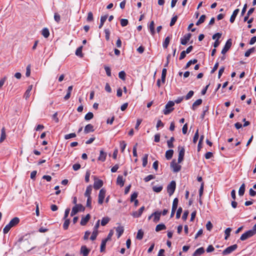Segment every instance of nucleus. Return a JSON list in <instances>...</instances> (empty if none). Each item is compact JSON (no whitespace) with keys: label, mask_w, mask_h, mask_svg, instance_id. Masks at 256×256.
Listing matches in <instances>:
<instances>
[{"label":"nucleus","mask_w":256,"mask_h":256,"mask_svg":"<svg viewBox=\"0 0 256 256\" xmlns=\"http://www.w3.org/2000/svg\"><path fill=\"white\" fill-rule=\"evenodd\" d=\"M256 234V228L254 226L252 230H248L240 236V240H245L246 239Z\"/></svg>","instance_id":"obj_1"},{"label":"nucleus","mask_w":256,"mask_h":256,"mask_svg":"<svg viewBox=\"0 0 256 256\" xmlns=\"http://www.w3.org/2000/svg\"><path fill=\"white\" fill-rule=\"evenodd\" d=\"M174 104V102L172 101H169L165 106V109L164 110L163 112L165 115H167L170 113L173 110L172 108Z\"/></svg>","instance_id":"obj_2"},{"label":"nucleus","mask_w":256,"mask_h":256,"mask_svg":"<svg viewBox=\"0 0 256 256\" xmlns=\"http://www.w3.org/2000/svg\"><path fill=\"white\" fill-rule=\"evenodd\" d=\"M176 188V183L175 181H172L167 186V192L169 195L172 196Z\"/></svg>","instance_id":"obj_3"},{"label":"nucleus","mask_w":256,"mask_h":256,"mask_svg":"<svg viewBox=\"0 0 256 256\" xmlns=\"http://www.w3.org/2000/svg\"><path fill=\"white\" fill-rule=\"evenodd\" d=\"M170 167L174 172H178L181 170V166L176 162L175 160H173L170 162Z\"/></svg>","instance_id":"obj_4"},{"label":"nucleus","mask_w":256,"mask_h":256,"mask_svg":"<svg viewBox=\"0 0 256 256\" xmlns=\"http://www.w3.org/2000/svg\"><path fill=\"white\" fill-rule=\"evenodd\" d=\"M238 248V246L236 244L230 246L227 248H226L223 252V255H227L228 254L234 251Z\"/></svg>","instance_id":"obj_5"},{"label":"nucleus","mask_w":256,"mask_h":256,"mask_svg":"<svg viewBox=\"0 0 256 256\" xmlns=\"http://www.w3.org/2000/svg\"><path fill=\"white\" fill-rule=\"evenodd\" d=\"M106 190L104 188H102L99 192L98 198V203L102 204L104 202V198L106 196Z\"/></svg>","instance_id":"obj_6"},{"label":"nucleus","mask_w":256,"mask_h":256,"mask_svg":"<svg viewBox=\"0 0 256 256\" xmlns=\"http://www.w3.org/2000/svg\"><path fill=\"white\" fill-rule=\"evenodd\" d=\"M232 45V40L230 38L226 42L225 45L222 50V54H224L230 48Z\"/></svg>","instance_id":"obj_7"},{"label":"nucleus","mask_w":256,"mask_h":256,"mask_svg":"<svg viewBox=\"0 0 256 256\" xmlns=\"http://www.w3.org/2000/svg\"><path fill=\"white\" fill-rule=\"evenodd\" d=\"M178 148L179 152L178 161V163H180L184 160L185 150L184 147L178 146Z\"/></svg>","instance_id":"obj_8"},{"label":"nucleus","mask_w":256,"mask_h":256,"mask_svg":"<svg viewBox=\"0 0 256 256\" xmlns=\"http://www.w3.org/2000/svg\"><path fill=\"white\" fill-rule=\"evenodd\" d=\"M192 36V34L188 33L186 34L182 38H180V44L182 45H186L190 40Z\"/></svg>","instance_id":"obj_9"},{"label":"nucleus","mask_w":256,"mask_h":256,"mask_svg":"<svg viewBox=\"0 0 256 256\" xmlns=\"http://www.w3.org/2000/svg\"><path fill=\"white\" fill-rule=\"evenodd\" d=\"M144 210V206H142L138 211L133 212L131 215L135 218H139L142 216Z\"/></svg>","instance_id":"obj_10"},{"label":"nucleus","mask_w":256,"mask_h":256,"mask_svg":"<svg viewBox=\"0 0 256 256\" xmlns=\"http://www.w3.org/2000/svg\"><path fill=\"white\" fill-rule=\"evenodd\" d=\"M162 214V212L156 211L153 213H152V216H153V222L155 223H157L160 220V216Z\"/></svg>","instance_id":"obj_11"},{"label":"nucleus","mask_w":256,"mask_h":256,"mask_svg":"<svg viewBox=\"0 0 256 256\" xmlns=\"http://www.w3.org/2000/svg\"><path fill=\"white\" fill-rule=\"evenodd\" d=\"M80 211V204L75 205L72 210L70 212V216H75L78 212Z\"/></svg>","instance_id":"obj_12"},{"label":"nucleus","mask_w":256,"mask_h":256,"mask_svg":"<svg viewBox=\"0 0 256 256\" xmlns=\"http://www.w3.org/2000/svg\"><path fill=\"white\" fill-rule=\"evenodd\" d=\"M94 130V126L91 124H88L84 128V132L85 134H88L90 132H93Z\"/></svg>","instance_id":"obj_13"},{"label":"nucleus","mask_w":256,"mask_h":256,"mask_svg":"<svg viewBox=\"0 0 256 256\" xmlns=\"http://www.w3.org/2000/svg\"><path fill=\"white\" fill-rule=\"evenodd\" d=\"M204 252V249L203 247L200 248L196 250L193 253L192 256H200Z\"/></svg>","instance_id":"obj_14"},{"label":"nucleus","mask_w":256,"mask_h":256,"mask_svg":"<svg viewBox=\"0 0 256 256\" xmlns=\"http://www.w3.org/2000/svg\"><path fill=\"white\" fill-rule=\"evenodd\" d=\"M103 185V182L100 180H98L94 181V187L96 190L100 188Z\"/></svg>","instance_id":"obj_15"},{"label":"nucleus","mask_w":256,"mask_h":256,"mask_svg":"<svg viewBox=\"0 0 256 256\" xmlns=\"http://www.w3.org/2000/svg\"><path fill=\"white\" fill-rule=\"evenodd\" d=\"M90 252V249L88 248L86 246H81V254L83 256H88Z\"/></svg>","instance_id":"obj_16"},{"label":"nucleus","mask_w":256,"mask_h":256,"mask_svg":"<svg viewBox=\"0 0 256 256\" xmlns=\"http://www.w3.org/2000/svg\"><path fill=\"white\" fill-rule=\"evenodd\" d=\"M106 153L104 152L103 150H100V156L98 158V160L102 161V162H104L106 160Z\"/></svg>","instance_id":"obj_17"},{"label":"nucleus","mask_w":256,"mask_h":256,"mask_svg":"<svg viewBox=\"0 0 256 256\" xmlns=\"http://www.w3.org/2000/svg\"><path fill=\"white\" fill-rule=\"evenodd\" d=\"M124 180L122 176L121 175L118 176L116 180V184L122 187L124 186Z\"/></svg>","instance_id":"obj_18"},{"label":"nucleus","mask_w":256,"mask_h":256,"mask_svg":"<svg viewBox=\"0 0 256 256\" xmlns=\"http://www.w3.org/2000/svg\"><path fill=\"white\" fill-rule=\"evenodd\" d=\"M148 29L150 31V32L152 36H154L156 32L154 30V21H152L149 26H148Z\"/></svg>","instance_id":"obj_19"},{"label":"nucleus","mask_w":256,"mask_h":256,"mask_svg":"<svg viewBox=\"0 0 256 256\" xmlns=\"http://www.w3.org/2000/svg\"><path fill=\"white\" fill-rule=\"evenodd\" d=\"M118 238H119L124 233V228L122 226H118L116 228Z\"/></svg>","instance_id":"obj_20"},{"label":"nucleus","mask_w":256,"mask_h":256,"mask_svg":"<svg viewBox=\"0 0 256 256\" xmlns=\"http://www.w3.org/2000/svg\"><path fill=\"white\" fill-rule=\"evenodd\" d=\"M19 222L20 219L17 217H15L13 218L8 224L12 227H13L18 224Z\"/></svg>","instance_id":"obj_21"},{"label":"nucleus","mask_w":256,"mask_h":256,"mask_svg":"<svg viewBox=\"0 0 256 256\" xmlns=\"http://www.w3.org/2000/svg\"><path fill=\"white\" fill-rule=\"evenodd\" d=\"M174 154V150H169L166 151L165 156L168 160H170Z\"/></svg>","instance_id":"obj_22"},{"label":"nucleus","mask_w":256,"mask_h":256,"mask_svg":"<svg viewBox=\"0 0 256 256\" xmlns=\"http://www.w3.org/2000/svg\"><path fill=\"white\" fill-rule=\"evenodd\" d=\"M239 12V9L235 10L230 16V21L231 23H233L235 20V18Z\"/></svg>","instance_id":"obj_23"},{"label":"nucleus","mask_w":256,"mask_h":256,"mask_svg":"<svg viewBox=\"0 0 256 256\" xmlns=\"http://www.w3.org/2000/svg\"><path fill=\"white\" fill-rule=\"evenodd\" d=\"M32 85H30L24 94V98L27 100L30 96V92L32 90Z\"/></svg>","instance_id":"obj_24"},{"label":"nucleus","mask_w":256,"mask_h":256,"mask_svg":"<svg viewBox=\"0 0 256 256\" xmlns=\"http://www.w3.org/2000/svg\"><path fill=\"white\" fill-rule=\"evenodd\" d=\"M90 218V214H88L85 217L82 218L81 219V225L84 226L86 224L89 220Z\"/></svg>","instance_id":"obj_25"},{"label":"nucleus","mask_w":256,"mask_h":256,"mask_svg":"<svg viewBox=\"0 0 256 256\" xmlns=\"http://www.w3.org/2000/svg\"><path fill=\"white\" fill-rule=\"evenodd\" d=\"M202 99L197 100L193 103L192 108L194 110H196V106L200 105L202 103Z\"/></svg>","instance_id":"obj_26"},{"label":"nucleus","mask_w":256,"mask_h":256,"mask_svg":"<svg viewBox=\"0 0 256 256\" xmlns=\"http://www.w3.org/2000/svg\"><path fill=\"white\" fill-rule=\"evenodd\" d=\"M107 18H108V15H104V16H101V18H100V25L98 26V28H101L102 27V26H103L104 22L106 20Z\"/></svg>","instance_id":"obj_27"},{"label":"nucleus","mask_w":256,"mask_h":256,"mask_svg":"<svg viewBox=\"0 0 256 256\" xmlns=\"http://www.w3.org/2000/svg\"><path fill=\"white\" fill-rule=\"evenodd\" d=\"M166 229V226L164 224H158L156 226V231L159 232L162 230H164Z\"/></svg>","instance_id":"obj_28"},{"label":"nucleus","mask_w":256,"mask_h":256,"mask_svg":"<svg viewBox=\"0 0 256 256\" xmlns=\"http://www.w3.org/2000/svg\"><path fill=\"white\" fill-rule=\"evenodd\" d=\"M92 186H87L86 192L84 193V196L86 197L90 196V194L92 191Z\"/></svg>","instance_id":"obj_29"},{"label":"nucleus","mask_w":256,"mask_h":256,"mask_svg":"<svg viewBox=\"0 0 256 256\" xmlns=\"http://www.w3.org/2000/svg\"><path fill=\"white\" fill-rule=\"evenodd\" d=\"M42 34L45 38H48L50 36V32L48 29V28H43L42 30Z\"/></svg>","instance_id":"obj_30"},{"label":"nucleus","mask_w":256,"mask_h":256,"mask_svg":"<svg viewBox=\"0 0 256 256\" xmlns=\"http://www.w3.org/2000/svg\"><path fill=\"white\" fill-rule=\"evenodd\" d=\"M244 192H245V184H242L239 188L238 194L240 196H242L244 194Z\"/></svg>","instance_id":"obj_31"},{"label":"nucleus","mask_w":256,"mask_h":256,"mask_svg":"<svg viewBox=\"0 0 256 256\" xmlns=\"http://www.w3.org/2000/svg\"><path fill=\"white\" fill-rule=\"evenodd\" d=\"M170 36H167L164 42H163V44H162V46L164 47V48H166L169 44V43H170Z\"/></svg>","instance_id":"obj_32"},{"label":"nucleus","mask_w":256,"mask_h":256,"mask_svg":"<svg viewBox=\"0 0 256 256\" xmlns=\"http://www.w3.org/2000/svg\"><path fill=\"white\" fill-rule=\"evenodd\" d=\"M107 242V240H102L101 245H100V252H104L106 249V244Z\"/></svg>","instance_id":"obj_33"},{"label":"nucleus","mask_w":256,"mask_h":256,"mask_svg":"<svg viewBox=\"0 0 256 256\" xmlns=\"http://www.w3.org/2000/svg\"><path fill=\"white\" fill-rule=\"evenodd\" d=\"M174 141V137H171L167 141L168 146L169 148H172L174 147L173 142Z\"/></svg>","instance_id":"obj_34"},{"label":"nucleus","mask_w":256,"mask_h":256,"mask_svg":"<svg viewBox=\"0 0 256 256\" xmlns=\"http://www.w3.org/2000/svg\"><path fill=\"white\" fill-rule=\"evenodd\" d=\"M178 198H175L174 200H173V202H172V210H176L177 209V208H178Z\"/></svg>","instance_id":"obj_35"},{"label":"nucleus","mask_w":256,"mask_h":256,"mask_svg":"<svg viewBox=\"0 0 256 256\" xmlns=\"http://www.w3.org/2000/svg\"><path fill=\"white\" fill-rule=\"evenodd\" d=\"M197 62H198V60H197L196 59H194V60H190V61H188V62H187V64H186V66H185V68H185V69H187V68H188L190 66L191 64H196Z\"/></svg>","instance_id":"obj_36"},{"label":"nucleus","mask_w":256,"mask_h":256,"mask_svg":"<svg viewBox=\"0 0 256 256\" xmlns=\"http://www.w3.org/2000/svg\"><path fill=\"white\" fill-rule=\"evenodd\" d=\"M6 138L4 128H3L1 130V136L0 138V142H2Z\"/></svg>","instance_id":"obj_37"},{"label":"nucleus","mask_w":256,"mask_h":256,"mask_svg":"<svg viewBox=\"0 0 256 256\" xmlns=\"http://www.w3.org/2000/svg\"><path fill=\"white\" fill-rule=\"evenodd\" d=\"M110 220L108 217H104L102 218L101 221V225L102 226H106Z\"/></svg>","instance_id":"obj_38"},{"label":"nucleus","mask_w":256,"mask_h":256,"mask_svg":"<svg viewBox=\"0 0 256 256\" xmlns=\"http://www.w3.org/2000/svg\"><path fill=\"white\" fill-rule=\"evenodd\" d=\"M64 222L63 224V228L64 230H66L68 228L69 224H70V220L68 218L64 219Z\"/></svg>","instance_id":"obj_39"},{"label":"nucleus","mask_w":256,"mask_h":256,"mask_svg":"<svg viewBox=\"0 0 256 256\" xmlns=\"http://www.w3.org/2000/svg\"><path fill=\"white\" fill-rule=\"evenodd\" d=\"M206 18V16L204 14L201 16L200 18H199V20L196 22V25L198 26L200 24L203 23L205 20Z\"/></svg>","instance_id":"obj_40"},{"label":"nucleus","mask_w":256,"mask_h":256,"mask_svg":"<svg viewBox=\"0 0 256 256\" xmlns=\"http://www.w3.org/2000/svg\"><path fill=\"white\" fill-rule=\"evenodd\" d=\"M148 154H145L142 158V166L143 167L146 166L148 164Z\"/></svg>","instance_id":"obj_41"},{"label":"nucleus","mask_w":256,"mask_h":256,"mask_svg":"<svg viewBox=\"0 0 256 256\" xmlns=\"http://www.w3.org/2000/svg\"><path fill=\"white\" fill-rule=\"evenodd\" d=\"M254 50L255 48L254 47L250 48L245 52L244 56L246 57H248L252 53L254 52Z\"/></svg>","instance_id":"obj_42"},{"label":"nucleus","mask_w":256,"mask_h":256,"mask_svg":"<svg viewBox=\"0 0 256 256\" xmlns=\"http://www.w3.org/2000/svg\"><path fill=\"white\" fill-rule=\"evenodd\" d=\"M94 117V114L92 112H89L88 114H86V115L84 116V119L86 120H89L91 119H92Z\"/></svg>","instance_id":"obj_43"},{"label":"nucleus","mask_w":256,"mask_h":256,"mask_svg":"<svg viewBox=\"0 0 256 256\" xmlns=\"http://www.w3.org/2000/svg\"><path fill=\"white\" fill-rule=\"evenodd\" d=\"M231 231H232V229L230 228H226V230H225L224 233H225L226 236H225L224 238L226 240H227L228 238L230 236Z\"/></svg>","instance_id":"obj_44"},{"label":"nucleus","mask_w":256,"mask_h":256,"mask_svg":"<svg viewBox=\"0 0 256 256\" xmlns=\"http://www.w3.org/2000/svg\"><path fill=\"white\" fill-rule=\"evenodd\" d=\"M143 236L144 232L142 231V230H140L138 232L136 238H138V240H142L143 238Z\"/></svg>","instance_id":"obj_45"},{"label":"nucleus","mask_w":256,"mask_h":256,"mask_svg":"<svg viewBox=\"0 0 256 256\" xmlns=\"http://www.w3.org/2000/svg\"><path fill=\"white\" fill-rule=\"evenodd\" d=\"M154 178H155V176L154 175L150 174V175L146 176V178H144V180L145 182H148L150 180H154Z\"/></svg>","instance_id":"obj_46"},{"label":"nucleus","mask_w":256,"mask_h":256,"mask_svg":"<svg viewBox=\"0 0 256 256\" xmlns=\"http://www.w3.org/2000/svg\"><path fill=\"white\" fill-rule=\"evenodd\" d=\"M12 227L11 226H10L9 224H6L5 227L3 229V232L4 234H7L9 231L10 230V228H12Z\"/></svg>","instance_id":"obj_47"},{"label":"nucleus","mask_w":256,"mask_h":256,"mask_svg":"<svg viewBox=\"0 0 256 256\" xmlns=\"http://www.w3.org/2000/svg\"><path fill=\"white\" fill-rule=\"evenodd\" d=\"M152 190H153L154 192H160L162 190V186H154L152 188Z\"/></svg>","instance_id":"obj_48"},{"label":"nucleus","mask_w":256,"mask_h":256,"mask_svg":"<svg viewBox=\"0 0 256 256\" xmlns=\"http://www.w3.org/2000/svg\"><path fill=\"white\" fill-rule=\"evenodd\" d=\"M126 146V144L124 141H121L120 142V148L122 152H123Z\"/></svg>","instance_id":"obj_49"},{"label":"nucleus","mask_w":256,"mask_h":256,"mask_svg":"<svg viewBox=\"0 0 256 256\" xmlns=\"http://www.w3.org/2000/svg\"><path fill=\"white\" fill-rule=\"evenodd\" d=\"M126 72L124 71H121L118 73V77L124 80L126 79Z\"/></svg>","instance_id":"obj_50"},{"label":"nucleus","mask_w":256,"mask_h":256,"mask_svg":"<svg viewBox=\"0 0 256 256\" xmlns=\"http://www.w3.org/2000/svg\"><path fill=\"white\" fill-rule=\"evenodd\" d=\"M76 136V134L75 133H70L69 134H66L64 136V138L66 140H68L71 138H74Z\"/></svg>","instance_id":"obj_51"},{"label":"nucleus","mask_w":256,"mask_h":256,"mask_svg":"<svg viewBox=\"0 0 256 256\" xmlns=\"http://www.w3.org/2000/svg\"><path fill=\"white\" fill-rule=\"evenodd\" d=\"M198 137H199L198 130H197L194 135V138H193V142L194 143L196 144L197 142Z\"/></svg>","instance_id":"obj_52"},{"label":"nucleus","mask_w":256,"mask_h":256,"mask_svg":"<svg viewBox=\"0 0 256 256\" xmlns=\"http://www.w3.org/2000/svg\"><path fill=\"white\" fill-rule=\"evenodd\" d=\"M194 92L192 90H190L185 96V99L188 100L190 99L194 95Z\"/></svg>","instance_id":"obj_53"},{"label":"nucleus","mask_w":256,"mask_h":256,"mask_svg":"<svg viewBox=\"0 0 256 256\" xmlns=\"http://www.w3.org/2000/svg\"><path fill=\"white\" fill-rule=\"evenodd\" d=\"M177 19H178L177 16H175L172 18L170 22V26H173L175 24L176 21L177 20Z\"/></svg>","instance_id":"obj_54"},{"label":"nucleus","mask_w":256,"mask_h":256,"mask_svg":"<svg viewBox=\"0 0 256 256\" xmlns=\"http://www.w3.org/2000/svg\"><path fill=\"white\" fill-rule=\"evenodd\" d=\"M182 212V208H181V207L178 208V210H177L176 214V218L177 219L180 218Z\"/></svg>","instance_id":"obj_55"},{"label":"nucleus","mask_w":256,"mask_h":256,"mask_svg":"<svg viewBox=\"0 0 256 256\" xmlns=\"http://www.w3.org/2000/svg\"><path fill=\"white\" fill-rule=\"evenodd\" d=\"M128 20L126 19H121L120 20V24L122 26H126L128 24Z\"/></svg>","instance_id":"obj_56"},{"label":"nucleus","mask_w":256,"mask_h":256,"mask_svg":"<svg viewBox=\"0 0 256 256\" xmlns=\"http://www.w3.org/2000/svg\"><path fill=\"white\" fill-rule=\"evenodd\" d=\"M138 197V193L136 192H134L130 196V202H133L134 200H136V198Z\"/></svg>","instance_id":"obj_57"},{"label":"nucleus","mask_w":256,"mask_h":256,"mask_svg":"<svg viewBox=\"0 0 256 256\" xmlns=\"http://www.w3.org/2000/svg\"><path fill=\"white\" fill-rule=\"evenodd\" d=\"M86 206L90 208H92V198L90 196L87 197Z\"/></svg>","instance_id":"obj_58"},{"label":"nucleus","mask_w":256,"mask_h":256,"mask_svg":"<svg viewBox=\"0 0 256 256\" xmlns=\"http://www.w3.org/2000/svg\"><path fill=\"white\" fill-rule=\"evenodd\" d=\"M204 183L202 182L201 184L200 187V188L199 190V196H200V198L202 195L203 192H204Z\"/></svg>","instance_id":"obj_59"},{"label":"nucleus","mask_w":256,"mask_h":256,"mask_svg":"<svg viewBox=\"0 0 256 256\" xmlns=\"http://www.w3.org/2000/svg\"><path fill=\"white\" fill-rule=\"evenodd\" d=\"M54 19L56 22H59L60 20V15L58 13H55L54 15Z\"/></svg>","instance_id":"obj_60"},{"label":"nucleus","mask_w":256,"mask_h":256,"mask_svg":"<svg viewBox=\"0 0 256 256\" xmlns=\"http://www.w3.org/2000/svg\"><path fill=\"white\" fill-rule=\"evenodd\" d=\"M222 34L220 32H217L212 36V38L215 40L217 38L216 40H218L221 37Z\"/></svg>","instance_id":"obj_61"},{"label":"nucleus","mask_w":256,"mask_h":256,"mask_svg":"<svg viewBox=\"0 0 256 256\" xmlns=\"http://www.w3.org/2000/svg\"><path fill=\"white\" fill-rule=\"evenodd\" d=\"M104 70H106V74L108 76H111V70L110 68L107 66H104Z\"/></svg>","instance_id":"obj_62"},{"label":"nucleus","mask_w":256,"mask_h":256,"mask_svg":"<svg viewBox=\"0 0 256 256\" xmlns=\"http://www.w3.org/2000/svg\"><path fill=\"white\" fill-rule=\"evenodd\" d=\"M104 33L106 34V39L107 40H108L110 39V31L108 29H105L104 30Z\"/></svg>","instance_id":"obj_63"},{"label":"nucleus","mask_w":256,"mask_h":256,"mask_svg":"<svg viewBox=\"0 0 256 256\" xmlns=\"http://www.w3.org/2000/svg\"><path fill=\"white\" fill-rule=\"evenodd\" d=\"M212 224L210 221H208L206 224V228L207 230L210 231L212 228Z\"/></svg>","instance_id":"obj_64"}]
</instances>
